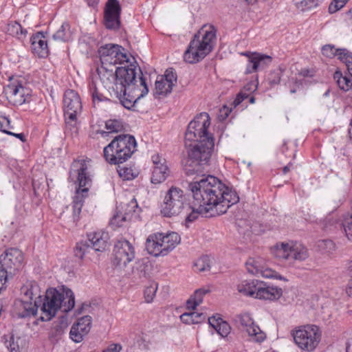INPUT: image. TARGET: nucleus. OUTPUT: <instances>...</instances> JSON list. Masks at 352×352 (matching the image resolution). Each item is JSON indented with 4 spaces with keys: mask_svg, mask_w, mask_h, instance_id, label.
Masks as SVG:
<instances>
[{
    "mask_svg": "<svg viewBox=\"0 0 352 352\" xmlns=\"http://www.w3.org/2000/svg\"><path fill=\"white\" fill-rule=\"evenodd\" d=\"M129 170L128 168H122L120 170H118L119 175L124 177L125 179H130L131 177L129 176Z\"/></svg>",
    "mask_w": 352,
    "mask_h": 352,
    "instance_id": "61",
    "label": "nucleus"
},
{
    "mask_svg": "<svg viewBox=\"0 0 352 352\" xmlns=\"http://www.w3.org/2000/svg\"><path fill=\"white\" fill-rule=\"evenodd\" d=\"M208 324L212 327L221 337L227 336L230 332V324L220 317L215 316L208 318Z\"/></svg>",
    "mask_w": 352,
    "mask_h": 352,
    "instance_id": "28",
    "label": "nucleus"
},
{
    "mask_svg": "<svg viewBox=\"0 0 352 352\" xmlns=\"http://www.w3.org/2000/svg\"><path fill=\"white\" fill-rule=\"evenodd\" d=\"M105 128L108 131H98L102 137L106 138L111 133H119L124 129V122L121 119H109L105 122Z\"/></svg>",
    "mask_w": 352,
    "mask_h": 352,
    "instance_id": "29",
    "label": "nucleus"
},
{
    "mask_svg": "<svg viewBox=\"0 0 352 352\" xmlns=\"http://www.w3.org/2000/svg\"><path fill=\"white\" fill-rule=\"evenodd\" d=\"M3 133L17 138L19 140H21V141L22 142H25L26 141L25 136L22 133H15L9 130H3Z\"/></svg>",
    "mask_w": 352,
    "mask_h": 352,
    "instance_id": "58",
    "label": "nucleus"
},
{
    "mask_svg": "<svg viewBox=\"0 0 352 352\" xmlns=\"http://www.w3.org/2000/svg\"><path fill=\"white\" fill-rule=\"evenodd\" d=\"M108 233L102 231L93 232L87 234V239L76 243L74 255L82 259L90 250L96 252H104L108 246Z\"/></svg>",
    "mask_w": 352,
    "mask_h": 352,
    "instance_id": "10",
    "label": "nucleus"
},
{
    "mask_svg": "<svg viewBox=\"0 0 352 352\" xmlns=\"http://www.w3.org/2000/svg\"><path fill=\"white\" fill-rule=\"evenodd\" d=\"M210 125L209 114L200 113L188 124L185 134V144L195 141L196 143L188 151V158L184 165L185 174L191 175L195 172L201 173L209 166V162L214 146L213 135L208 129Z\"/></svg>",
    "mask_w": 352,
    "mask_h": 352,
    "instance_id": "2",
    "label": "nucleus"
},
{
    "mask_svg": "<svg viewBox=\"0 0 352 352\" xmlns=\"http://www.w3.org/2000/svg\"><path fill=\"white\" fill-rule=\"evenodd\" d=\"M236 321L239 324L240 329L245 331L256 342H261L266 338L265 333L254 323L249 314L238 315Z\"/></svg>",
    "mask_w": 352,
    "mask_h": 352,
    "instance_id": "18",
    "label": "nucleus"
},
{
    "mask_svg": "<svg viewBox=\"0 0 352 352\" xmlns=\"http://www.w3.org/2000/svg\"><path fill=\"white\" fill-rule=\"evenodd\" d=\"M245 266L248 272L253 275L261 274L263 277L267 278H274L285 281L287 280L286 278L279 274L275 270L270 268H264V267L261 265L260 261L254 258H250L246 261Z\"/></svg>",
    "mask_w": 352,
    "mask_h": 352,
    "instance_id": "19",
    "label": "nucleus"
},
{
    "mask_svg": "<svg viewBox=\"0 0 352 352\" xmlns=\"http://www.w3.org/2000/svg\"><path fill=\"white\" fill-rule=\"evenodd\" d=\"M231 109L227 106L224 105L219 111V119L220 120H223L228 118L229 113H230Z\"/></svg>",
    "mask_w": 352,
    "mask_h": 352,
    "instance_id": "56",
    "label": "nucleus"
},
{
    "mask_svg": "<svg viewBox=\"0 0 352 352\" xmlns=\"http://www.w3.org/2000/svg\"><path fill=\"white\" fill-rule=\"evenodd\" d=\"M134 246L126 239L118 240L113 248V264L120 268L124 267L135 258Z\"/></svg>",
    "mask_w": 352,
    "mask_h": 352,
    "instance_id": "13",
    "label": "nucleus"
},
{
    "mask_svg": "<svg viewBox=\"0 0 352 352\" xmlns=\"http://www.w3.org/2000/svg\"><path fill=\"white\" fill-rule=\"evenodd\" d=\"M8 90L12 96L16 97L19 92L23 91V86L21 82H18L16 84L8 85Z\"/></svg>",
    "mask_w": 352,
    "mask_h": 352,
    "instance_id": "49",
    "label": "nucleus"
},
{
    "mask_svg": "<svg viewBox=\"0 0 352 352\" xmlns=\"http://www.w3.org/2000/svg\"><path fill=\"white\" fill-rule=\"evenodd\" d=\"M348 270L351 273V279L349 280L347 287L346 289V294L352 298V261L348 264Z\"/></svg>",
    "mask_w": 352,
    "mask_h": 352,
    "instance_id": "55",
    "label": "nucleus"
},
{
    "mask_svg": "<svg viewBox=\"0 0 352 352\" xmlns=\"http://www.w3.org/2000/svg\"><path fill=\"white\" fill-rule=\"evenodd\" d=\"M28 95V89L23 87V91L21 92H19L18 94V96H20V98L17 100V102L20 104H22L25 102L26 99L25 98V95Z\"/></svg>",
    "mask_w": 352,
    "mask_h": 352,
    "instance_id": "60",
    "label": "nucleus"
},
{
    "mask_svg": "<svg viewBox=\"0 0 352 352\" xmlns=\"http://www.w3.org/2000/svg\"><path fill=\"white\" fill-rule=\"evenodd\" d=\"M157 234L164 250L162 254L166 255L180 242V236L177 232H172L165 235L162 233Z\"/></svg>",
    "mask_w": 352,
    "mask_h": 352,
    "instance_id": "25",
    "label": "nucleus"
},
{
    "mask_svg": "<svg viewBox=\"0 0 352 352\" xmlns=\"http://www.w3.org/2000/svg\"><path fill=\"white\" fill-rule=\"evenodd\" d=\"M180 319L185 324H193V314L192 312L184 313L180 316Z\"/></svg>",
    "mask_w": 352,
    "mask_h": 352,
    "instance_id": "54",
    "label": "nucleus"
},
{
    "mask_svg": "<svg viewBox=\"0 0 352 352\" xmlns=\"http://www.w3.org/2000/svg\"><path fill=\"white\" fill-rule=\"evenodd\" d=\"M319 0H302L297 4V7L302 11L316 8L319 5Z\"/></svg>",
    "mask_w": 352,
    "mask_h": 352,
    "instance_id": "39",
    "label": "nucleus"
},
{
    "mask_svg": "<svg viewBox=\"0 0 352 352\" xmlns=\"http://www.w3.org/2000/svg\"><path fill=\"white\" fill-rule=\"evenodd\" d=\"M72 170L78 175L77 181L78 182V188L76 190V195L74 197L72 202V222L74 226H76L80 219L82 208L84 204L85 198L88 195L89 188L91 179L87 173V166L85 160H78L72 164Z\"/></svg>",
    "mask_w": 352,
    "mask_h": 352,
    "instance_id": "7",
    "label": "nucleus"
},
{
    "mask_svg": "<svg viewBox=\"0 0 352 352\" xmlns=\"http://www.w3.org/2000/svg\"><path fill=\"white\" fill-rule=\"evenodd\" d=\"M283 72V71L278 68L270 74L268 80L271 85L279 84Z\"/></svg>",
    "mask_w": 352,
    "mask_h": 352,
    "instance_id": "42",
    "label": "nucleus"
},
{
    "mask_svg": "<svg viewBox=\"0 0 352 352\" xmlns=\"http://www.w3.org/2000/svg\"><path fill=\"white\" fill-rule=\"evenodd\" d=\"M89 93L91 96L93 103L95 104L96 103L104 102V101H111L110 99L103 96L102 94H100L98 91V88L96 87V83L94 80H91L89 85Z\"/></svg>",
    "mask_w": 352,
    "mask_h": 352,
    "instance_id": "36",
    "label": "nucleus"
},
{
    "mask_svg": "<svg viewBox=\"0 0 352 352\" xmlns=\"http://www.w3.org/2000/svg\"><path fill=\"white\" fill-rule=\"evenodd\" d=\"M63 104L65 123L74 126L77 120V115L82 108L80 96L74 90H67L64 94Z\"/></svg>",
    "mask_w": 352,
    "mask_h": 352,
    "instance_id": "12",
    "label": "nucleus"
},
{
    "mask_svg": "<svg viewBox=\"0 0 352 352\" xmlns=\"http://www.w3.org/2000/svg\"><path fill=\"white\" fill-rule=\"evenodd\" d=\"M173 89V87L164 79L158 77L155 81V94L160 96H166L170 94Z\"/></svg>",
    "mask_w": 352,
    "mask_h": 352,
    "instance_id": "33",
    "label": "nucleus"
},
{
    "mask_svg": "<svg viewBox=\"0 0 352 352\" xmlns=\"http://www.w3.org/2000/svg\"><path fill=\"white\" fill-rule=\"evenodd\" d=\"M60 327H66L67 326V316H61L60 318Z\"/></svg>",
    "mask_w": 352,
    "mask_h": 352,
    "instance_id": "64",
    "label": "nucleus"
},
{
    "mask_svg": "<svg viewBox=\"0 0 352 352\" xmlns=\"http://www.w3.org/2000/svg\"><path fill=\"white\" fill-rule=\"evenodd\" d=\"M19 30H21V25L16 21L11 22L8 25L7 31L9 34L13 36H19Z\"/></svg>",
    "mask_w": 352,
    "mask_h": 352,
    "instance_id": "45",
    "label": "nucleus"
},
{
    "mask_svg": "<svg viewBox=\"0 0 352 352\" xmlns=\"http://www.w3.org/2000/svg\"><path fill=\"white\" fill-rule=\"evenodd\" d=\"M119 48H122V46L113 43L101 45L98 50L101 64L113 66V60L116 59V54H118L117 50Z\"/></svg>",
    "mask_w": 352,
    "mask_h": 352,
    "instance_id": "24",
    "label": "nucleus"
},
{
    "mask_svg": "<svg viewBox=\"0 0 352 352\" xmlns=\"http://www.w3.org/2000/svg\"><path fill=\"white\" fill-rule=\"evenodd\" d=\"M146 249L149 254L154 256H165L162 254L164 250L157 233L148 236L146 241Z\"/></svg>",
    "mask_w": 352,
    "mask_h": 352,
    "instance_id": "27",
    "label": "nucleus"
},
{
    "mask_svg": "<svg viewBox=\"0 0 352 352\" xmlns=\"http://www.w3.org/2000/svg\"><path fill=\"white\" fill-rule=\"evenodd\" d=\"M24 296L25 299H16L14 303V313L20 318L34 316L38 307L36 300L32 303L33 292L32 288L28 289Z\"/></svg>",
    "mask_w": 352,
    "mask_h": 352,
    "instance_id": "14",
    "label": "nucleus"
},
{
    "mask_svg": "<svg viewBox=\"0 0 352 352\" xmlns=\"http://www.w3.org/2000/svg\"><path fill=\"white\" fill-rule=\"evenodd\" d=\"M347 1V0H333L329 6V13L333 14L342 8Z\"/></svg>",
    "mask_w": 352,
    "mask_h": 352,
    "instance_id": "43",
    "label": "nucleus"
},
{
    "mask_svg": "<svg viewBox=\"0 0 352 352\" xmlns=\"http://www.w3.org/2000/svg\"><path fill=\"white\" fill-rule=\"evenodd\" d=\"M182 210L189 211L190 204L187 201L186 195L181 188L172 186L165 195L161 213L164 217H171L181 214Z\"/></svg>",
    "mask_w": 352,
    "mask_h": 352,
    "instance_id": "8",
    "label": "nucleus"
},
{
    "mask_svg": "<svg viewBox=\"0 0 352 352\" xmlns=\"http://www.w3.org/2000/svg\"><path fill=\"white\" fill-rule=\"evenodd\" d=\"M193 314V324H199L204 322L206 319V316L204 313L192 312Z\"/></svg>",
    "mask_w": 352,
    "mask_h": 352,
    "instance_id": "53",
    "label": "nucleus"
},
{
    "mask_svg": "<svg viewBox=\"0 0 352 352\" xmlns=\"http://www.w3.org/2000/svg\"><path fill=\"white\" fill-rule=\"evenodd\" d=\"M89 305L86 304V303H82L81 305V306L80 307H78L76 310V315H80L82 313V311L83 309L85 308V307H89Z\"/></svg>",
    "mask_w": 352,
    "mask_h": 352,
    "instance_id": "63",
    "label": "nucleus"
},
{
    "mask_svg": "<svg viewBox=\"0 0 352 352\" xmlns=\"http://www.w3.org/2000/svg\"><path fill=\"white\" fill-rule=\"evenodd\" d=\"M107 66L102 64L100 68L97 69V72L104 86L111 89V87L116 84V71L109 69Z\"/></svg>",
    "mask_w": 352,
    "mask_h": 352,
    "instance_id": "26",
    "label": "nucleus"
},
{
    "mask_svg": "<svg viewBox=\"0 0 352 352\" xmlns=\"http://www.w3.org/2000/svg\"><path fill=\"white\" fill-rule=\"evenodd\" d=\"M216 29L210 25L202 27L195 34L184 54L186 62L194 64L203 60L213 50L216 40Z\"/></svg>",
    "mask_w": 352,
    "mask_h": 352,
    "instance_id": "5",
    "label": "nucleus"
},
{
    "mask_svg": "<svg viewBox=\"0 0 352 352\" xmlns=\"http://www.w3.org/2000/svg\"><path fill=\"white\" fill-rule=\"evenodd\" d=\"M124 49L122 47V48H119L118 51V54H116V59L113 60V66L116 64H121L122 63L129 62V58L126 53L123 52Z\"/></svg>",
    "mask_w": 352,
    "mask_h": 352,
    "instance_id": "47",
    "label": "nucleus"
},
{
    "mask_svg": "<svg viewBox=\"0 0 352 352\" xmlns=\"http://www.w3.org/2000/svg\"><path fill=\"white\" fill-rule=\"evenodd\" d=\"M24 261L23 252L16 248L6 249L0 255V272L5 274V277L12 278L21 269Z\"/></svg>",
    "mask_w": 352,
    "mask_h": 352,
    "instance_id": "11",
    "label": "nucleus"
},
{
    "mask_svg": "<svg viewBox=\"0 0 352 352\" xmlns=\"http://www.w3.org/2000/svg\"><path fill=\"white\" fill-rule=\"evenodd\" d=\"M336 56L342 62L344 63L346 67L348 65V63L352 61V55L345 49H338Z\"/></svg>",
    "mask_w": 352,
    "mask_h": 352,
    "instance_id": "40",
    "label": "nucleus"
},
{
    "mask_svg": "<svg viewBox=\"0 0 352 352\" xmlns=\"http://www.w3.org/2000/svg\"><path fill=\"white\" fill-rule=\"evenodd\" d=\"M292 335L296 344L307 352H312L316 349L322 336L320 328L314 324L300 327L293 331Z\"/></svg>",
    "mask_w": 352,
    "mask_h": 352,
    "instance_id": "9",
    "label": "nucleus"
},
{
    "mask_svg": "<svg viewBox=\"0 0 352 352\" xmlns=\"http://www.w3.org/2000/svg\"><path fill=\"white\" fill-rule=\"evenodd\" d=\"M317 248L322 254H329L336 250V244L331 239H323L318 241Z\"/></svg>",
    "mask_w": 352,
    "mask_h": 352,
    "instance_id": "35",
    "label": "nucleus"
},
{
    "mask_svg": "<svg viewBox=\"0 0 352 352\" xmlns=\"http://www.w3.org/2000/svg\"><path fill=\"white\" fill-rule=\"evenodd\" d=\"M157 290V285H151L149 287H147L144 292V295L145 298V300L146 302H151L153 301L156 292Z\"/></svg>",
    "mask_w": 352,
    "mask_h": 352,
    "instance_id": "41",
    "label": "nucleus"
},
{
    "mask_svg": "<svg viewBox=\"0 0 352 352\" xmlns=\"http://www.w3.org/2000/svg\"><path fill=\"white\" fill-rule=\"evenodd\" d=\"M32 53L39 58H46L49 54V48L46 36L43 32H38L30 38Z\"/></svg>",
    "mask_w": 352,
    "mask_h": 352,
    "instance_id": "23",
    "label": "nucleus"
},
{
    "mask_svg": "<svg viewBox=\"0 0 352 352\" xmlns=\"http://www.w3.org/2000/svg\"><path fill=\"white\" fill-rule=\"evenodd\" d=\"M122 346L120 344H112L102 352H120Z\"/></svg>",
    "mask_w": 352,
    "mask_h": 352,
    "instance_id": "57",
    "label": "nucleus"
},
{
    "mask_svg": "<svg viewBox=\"0 0 352 352\" xmlns=\"http://www.w3.org/2000/svg\"><path fill=\"white\" fill-rule=\"evenodd\" d=\"M351 76L344 75L340 71L337 70L333 74V80L336 81L340 89L343 91H348L352 89Z\"/></svg>",
    "mask_w": 352,
    "mask_h": 352,
    "instance_id": "31",
    "label": "nucleus"
},
{
    "mask_svg": "<svg viewBox=\"0 0 352 352\" xmlns=\"http://www.w3.org/2000/svg\"><path fill=\"white\" fill-rule=\"evenodd\" d=\"M207 167L201 173L195 172L187 176L195 177L188 184L195 204L206 208L210 216L221 215L227 212L229 208L239 201L236 191L226 186L217 177L204 174Z\"/></svg>",
    "mask_w": 352,
    "mask_h": 352,
    "instance_id": "1",
    "label": "nucleus"
},
{
    "mask_svg": "<svg viewBox=\"0 0 352 352\" xmlns=\"http://www.w3.org/2000/svg\"><path fill=\"white\" fill-rule=\"evenodd\" d=\"M153 170L151 181L153 184H160L163 182L169 175V170L166 164V161L159 155L152 156Z\"/></svg>",
    "mask_w": 352,
    "mask_h": 352,
    "instance_id": "20",
    "label": "nucleus"
},
{
    "mask_svg": "<svg viewBox=\"0 0 352 352\" xmlns=\"http://www.w3.org/2000/svg\"><path fill=\"white\" fill-rule=\"evenodd\" d=\"M209 292L208 289H198L195 290L194 294L192 296L194 299L197 301L194 302V307H197L203 301V297Z\"/></svg>",
    "mask_w": 352,
    "mask_h": 352,
    "instance_id": "44",
    "label": "nucleus"
},
{
    "mask_svg": "<svg viewBox=\"0 0 352 352\" xmlns=\"http://www.w3.org/2000/svg\"><path fill=\"white\" fill-rule=\"evenodd\" d=\"M162 79H164L166 82H168L173 87L177 82V74L173 68H169L166 70L164 76H161Z\"/></svg>",
    "mask_w": 352,
    "mask_h": 352,
    "instance_id": "38",
    "label": "nucleus"
},
{
    "mask_svg": "<svg viewBox=\"0 0 352 352\" xmlns=\"http://www.w3.org/2000/svg\"><path fill=\"white\" fill-rule=\"evenodd\" d=\"M210 212V211H206V208L199 206L197 208L192 207L190 205V210L189 211H186L185 210H182V212L185 215V219L186 223H190L196 220L200 214H206Z\"/></svg>",
    "mask_w": 352,
    "mask_h": 352,
    "instance_id": "32",
    "label": "nucleus"
},
{
    "mask_svg": "<svg viewBox=\"0 0 352 352\" xmlns=\"http://www.w3.org/2000/svg\"><path fill=\"white\" fill-rule=\"evenodd\" d=\"M92 318L90 316H85L79 318L71 328L69 336L75 342H80L90 330Z\"/></svg>",
    "mask_w": 352,
    "mask_h": 352,
    "instance_id": "21",
    "label": "nucleus"
},
{
    "mask_svg": "<svg viewBox=\"0 0 352 352\" xmlns=\"http://www.w3.org/2000/svg\"><path fill=\"white\" fill-rule=\"evenodd\" d=\"M255 298L274 300L279 299L283 295L281 288L270 286L267 283L258 280L256 283Z\"/></svg>",
    "mask_w": 352,
    "mask_h": 352,
    "instance_id": "22",
    "label": "nucleus"
},
{
    "mask_svg": "<svg viewBox=\"0 0 352 352\" xmlns=\"http://www.w3.org/2000/svg\"><path fill=\"white\" fill-rule=\"evenodd\" d=\"M337 50L333 45H326L322 47V54L328 58H333L336 56Z\"/></svg>",
    "mask_w": 352,
    "mask_h": 352,
    "instance_id": "48",
    "label": "nucleus"
},
{
    "mask_svg": "<svg viewBox=\"0 0 352 352\" xmlns=\"http://www.w3.org/2000/svg\"><path fill=\"white\" fill-rule=\"evenodd\" d=\"M258 280H244L236 285L237 291L247 296L255 298L256 288Z\"/></svg>",
    "mask_w": 352,
    "mask_h": 352,
    "instance_id": "30",
    "label": "nucleus"
},
{
    "mask_svg": "<svg viewBox=\"0 0 352 352\" xmlns=\"http://www.w3.org/2000/svg\"><path fill=\"white\" fill-rule=\"evenodd\" d=\"M75 305L74 294L71 289L62 285L59 289L50 287L45 292L41 310V321H50L62 309L64 313L70 311Z\"/></svg>",
    "mask_w": 352,
    "mask_h": 352,
    "instance_id": "4",
    "label": "nucleus"
},
{
    "mask_svg": "<svg viewBox=\"0 0 352 352\" xmlns=\"http://www.w3.org/2000/svg\"><path fill=\"white\" fill-rule=\"evenodd\" d=\"M121 6L118 0H108L104 13V25L108 30H118L120 27Z\"/></svg>",
    "mask_w": 352,
    "mask_h": 352,
    "instance_id": "16",
    "label": "nucleus"
},
{
    "mask_svg": "<svg viewBox=\"0 0 352 352\" xmlns=\"http://www.w3.org/2000/svg\"><path fill=\"white\" fill-rule=\"evenodd\" d=\"M248 57V64L245 70V74H250L264 69L270 65L272 58L270 56L258 52H244L241 54Z\"/></svg>",
    "mask_w": 352,
    "mask_h": 352,
    "instance_id": "17",
    "label": "nucleus"
},
{
    "mask_svg": "<svg viewBox=\"0 0 352 352\" xmlns=\"http://www.w3.org/2000/svg\"><path fill=\"white\" fill-rule=\"evenodd\" d=\"M111 87L120 103L129 110L148 92L141 68L134 64L116 67V84Z\"/></svg>",
    "mask_w": 352,
    "mask_h": 352,
    "instance_id": "3",
    "label": "nucleus"
},
{
    "mask_svg": "<svg viewBox=\"0 0 352 352\" xmlns=\"http://www.w3.org/2000/svg\"><path fill=\"white\" fill-rule=\"evenodd\" d=\"M250 94L243 91H241L236 96V98L233 102L234 107L239 105L243 100L249 98Z\"/></svg>",
    "mask_w": 352,
    "mask_h": 352,
    "instance_id": "52",
    "label": "nucleus"
},
{
    "mask_svg": "<svg viewBox=\"0 0 352 352\" xmlns=\"http://www.w3.org/2000/svg\"><path fill=\"white\" fill-rule=\"evenodd\" d=\"M211 267V259L207 256H202L199 258L194 264V270L197 272H208Z\"/></svg>",
    "mask_w": 352,
    "mask_h": 352,
    "instance_id": "34",
    "label": "nucleus"
},
{
    "mask_svg": "<svg viewBox=\"0 0 352 352\" xmlns=\"http://www.w3.org/2000/svg\"><path fill=\"white\" fill-rule=\"evenodd\" d=\"M276 256L284 259L292 257L302 261L309 257V252L307 248L300 243H296L290 246L288 243H282L276 245Z\"/></svg>",
    "mask_w": 352,
    "mask_h": 352,
    "instance_id": "15",
    "label": "nucleus"
},
{
    "mask_svg": "<svg viewBox=\"0 0 352 352\" xmlns=\"http://www.w3.org/2000/svg\"><path fill=\"white\" fill-rule=\"evenodd\" d=\"M6 344L10 352H20L19 346L17 342L14 341V336L10 337V340L6 342Z\"/></svg>",
    "mask_w": 352,
    "mask_h": 352,
    "instance_id": "50",
    "label": "nucleus"
},
{
    "mask_svg": "<svg viewBox=\"0 0 352 352\" xmlns=\"http://www.w3.org/2000/svg\"><path fill=\"white\" fill-rule=\"evenodd\" d=\"M136 147L134 136L119 135L104 148V157L109 164L118 165L127 161L136 151Z\"/></svg>",
    "mask_w": 352,
    "mask_h": 352,
    "instance_id": "6",
    "label": "nucleus"
},
{
    "mask_svg": "<svg viewBox=\"0 0 352 352\" xmlns=\"http://www.w3.org/2000/svg\"><path fill=\"white\" fill-rule=\"evenodd\" d=\"M257 89V85L254 82H249L247 85H245L242 91L243 92L248 91V92H254Z\"/></svg>",
    "mask_w": 352,
    "mask_h": 352,
    "instance_id": "59",
    "label": "nucleus"
},
{
    "mask_svg": "<svg viewBox=\"0 0 352 352\" xmlns=\"http://www.w3.org/2000/svg\"><path fill=\"white\" fill-rule=\"evenodd\" d=\"M197 301L194 298L191 296L190 298L187 300L186 305L187 308L188 309H195L197 307H194V302H196Z\"/></svg>",
    "mask_w": 352,
    "mask_h": 352,
    "instance_id": "62",
    "label": "nucleus"
},
{
    "mask_svg": "<svg viewBox=\"0 0 352 352\" xmlns=\"http://www.w3.org/2000/svg\"><path fill=\"white\" fill-rule=\"evenodd\" d=\"M69 28L68 23L65 22L60 28L53 34V39L59 41H67L69 38V33L67 32Z\"/></svg>",
    "mask_w": 352,
    "mask_h": 352,
    "instance_id": "37",
    "label": "nucleus"
},
{
    "mask_svg": "<svg viewBox=\"0 0 352 352\" xmlns=\"http://www.w3.org/2000/svg\"><path fill=\"white\" fill-rule=\"evenodd\" d=\"M12 128L10 119L6 116H0V130L3 132V130Z\"/></svg>",
    "mask_w": 352,
    "mask_h": 352,
    "instance_id": "51",
    "label": "nucleus"
},
{
    "mask_svg": "<svg viewBox=\"0 0 352 352\" xmlns=\"http://www.w3.org/2000/svg\"><path fill=\"white\" fill-rule=\"evenodd\" d=\"M140 210L141 209L138 206L136 199L133 197L126 205L125 214L139 212Z\"/></svg>",
    "mask_w": 352,
    "mask_h": 352,
    "instance_id": "46",
    "label": "nucleus"
}]
</instances>
